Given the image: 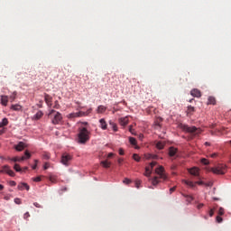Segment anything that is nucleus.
Returning <instances> with one entry per match:
<instances>
[{
    "label": "nucleus",
    "mask_w": 231,
    "mask_h": 231,
    "mask_svg": "<svg viewBox=\"0 0 231 231\" xmlns=\"http://www.w3.org/2000/svg\"><path fill=\"white\" fill-rule=\"evenodd\" d=\"M91 136V132L88 131L85 126H81L79 128L78 133V142L79 143H86L89 142V138Z\"/></svg>",
    "instance_id": "obj_1"
},
{
    "label": "nucleus",
    "mask_w": 231,
    "mask_h": 231,
    "mask_svg": "<svg viewBox=\"0 0 231 231\" xmlns=\"http://www.w3.org/2000/svg\"><path fill=\"white\" fill-rule=\"evenodd\" d=\"M179 127L182 131H185L186 133H189L190 134H194V135L201 134V129L196 126H189L187 125L180 124Z\"/></svg>",
    "instance_id": "obj_2"
},
{
    "label": "nucleus",
    "mask_w": 231,
    "mask_h": 231,
    "mask_svg": "<svg viewBox=\"0 0 231 231\" xmlns=\"http://www.w3.org/2000/svg\"><path fill=\"white\" fill-rule=\"evenodd\" d=\"M48 116H53L51 122L54 125H57L60 124V122H62V115L60 112L55 111L54 109H51L49 112Z\"/></svg>",
    "instance_id": "obj_3"
},
{
    "label": "nucleus",
    "mask_w": 231,
    "mask_h": 231,
    "mask_svg": "<svg viewBox=\"0 0 231 231\" xmlns=\"http://www.w3.org/2000/svg\"><path fill=\"white\" fill-rule=\"evenodd\" d=\"M211 172L213 174H225L226 172V166L224 164H219L217 167L211 168Z\"/></svg>",
    "instance_id": "obj_4"
},
{
    "label": "nucleus",
    "mask_w": 231,
    "mask_h": 231,
    "mask_svg": "<svg viewBox=\"0 0 231 231\" xmlns=\"http://www.w3.org/2000/svg\"><path fill=\"white\" fill-rule=\"evenodd\" d=\"M71 160H73V157L70 154L63 153L61 155L60 162L62 163V165H66V167H68L69 165V162H71Z\"/></svg>",
    "instance_id": "obj_5"
},
{
    "label": "nucleus",
    "mask_w": 231,
    "mask_h": 231,
    "mask_svg": "<svg viewBox=\"0 0 231 231\" xmlns=\"http://www.w3.org/2000/svg\"><path fill=\"white\" fill-rule=\"evenodd\" d=\"M156 174H158V176H160L161 180H167V175H165V169L163 168V166H160L159 168H157L155 170Z\"/></svg>",
    "instance_id": "obj_6"
},
{
    "label": "nucleus",
    "mask_w": 231,
    "mask_h": 231,
    "mask_svg": "<svg viewBox=\"0 0 231 231\" xmlns=\"http://www.w3.org/2000/svg\"><path fill=\"white\" fill-rule=\"evenodd\" d=\"M0 172H5V174H8V176H11L14 178L15 176V172L10 169V166L5 165L2 167V170H0Z\"/></svg>",
    "instance_id": "obj_7"
},
{
    "label": "nucleus",
    "mask_w": 231,
    "mask_h": 231,
    "mask_svg": "<svg viewBox=\"0 0 231 231\" xmlns=\"http://www.w3.org/2000/svg\"><path fill=\"white\" fill-rule=\"evenodd\" d=\"M183 183H185V185H188V187H190L191 189H194L196 187V185H203V181H190V180H183Z\"/></svg>",
    "instance_id": "obj_8"
},
{
    "label": "nucleus",
    "mask_w": 231,
    "mask_h": 231,
    "mask_svg": "<svg viewBox=\"0 0 231 231\" xmlns=\"http://www.w3.org/2000/svg\"><path fill=\"white\" fill-rule=\"evenodd\" d=\"M156 165V162H152L150 163V167L145 168V176H151V169H152Z\"/></svg>",
    "instance_id": "obj_9"
},
{
    "label": "nucleus",
    "mask_w": 231,
    "mask_h": 231,
    "mask_svg": "<svg viewBox=\"0 0 231 231\" xmlns=\"http://www.w3.org/2000/svg\"><path fill=\"white\" fill-rule=\"evenodd\" d=\"M119 124L120 125H123V127H125V125H127L129 124V117L128 116L120 117Z\"/></svg>",
    "instance_id": "obj_10"
},
{
    "label": "nucleus",
    "mask_w": 231,
    "mask_h": 231,
    "mask_svg": "<svg viewBox=\"0 0 231 231\" xmlns=\"http://www.w3.org/2000/svg\"><path fill=\"white\" fill-rule=\"evenodd\" d=\"M194 113H196V108H194V106H189L186 110L187 116H192V115H194Z\"/></svg>",
    "instance_id": "obj_11"
},
{
    "label": "nucleus",
    "mask_w": 231,
    "mask_h": 231,
    "mask_svg": "<svg viewBox=\"0 0 231 231\" xmlns=\"http://www.w3.org/2000/svg\"><path fill=\"white\" fill-rule=\"evenodd\" d=\"M191 97H195L197 98H199L201 97V91L198 88H194L190 91Z\"/></svg>",
    "instance_id": "obj_12"
},
{
    "label": "nucleus",
    "mask_w": 231,
    "mask_h": 231,
    "mask_svg": "<svg viewBox=\"0 0 231 231\" xmlns=\"http://www.w3.org/2000/svg\"><path fill=\"white\" fill-rule=\"evenodd\" d=\"M105 111H107V107L105 106L104 105H100V106H97V113L98 115L104 114Z\"/></svg>",
    "instance_id": "obj_13"
},
{
    "label": "nucleus",
    "mask_w": 231,
    "mask_h": 231,
    "mask_svg": "<svg viewBox=\"0 0 231 231\" xmlns=\"http://www.w3.org/2000/svg\"><path fill=\"white\" fill-rule=\"evenodd\" d=\"M24 189L30 190V186L28 185V183L22 182L18 185V190H24Z\"/></svg>",
    "instance_id": "obj_14"
},
{
    "label": "nucleus",
    "mask_w": 231,
    "mask_h": 231,
    "mask_svg": "<svg viewBox=\"0 0 231 231\" xmlns=\"http://www.w3.org/2000/svg\"><path fill=\"white\" fill-rule=\"evenodd\" d=\"M189 172L191 176H199V169L198 168H191L189 170Z\"/></svg>",
    "instance_id": "obj_15"
},
{
    "label": "nucleus",
    "mask_w": 231,
    "mask_h": 231,
    "mask_svg": "<svg viewBox=\"0 0 231 231\" xmlns=\"http://www.w3.org/2000/svg\"><path fill=\"white\" fill-rule=\"evenodd\" d=\"M25 147L26 145L24 144V143L20 142L17 145L14 146V149H16L18 152H21V151H24Z\"/></svg>",
    "instance_id": "obj_16"
},
{
    "label": "nucleus",
    "mask_w": 231,
    "mask_h": 231,
    "mask_svg": "<svg viewBox=\"0 0 231 231\" xmlns=\"http://www.w3.org/2000/svg\"><path fill=\"white\" fill-rule=\"evenodd\" d=\"M100 127L103 129V131H106L107 129V123L106 122V119L102 118L99 120Z\"/></svg>",
    "instance_id": "obj_17"
},
{
    "label": "nucleus",
    "mask_w": 231,
    "mask_h": 231,
    "mask_svg": "<svg viewBox=\"0 0 231 231\" xmlns=\"http://www.w3.org/2000/svg\"><path fill=\"white\" fill-rule=\"evenodd\" d=\"M82 115H84V113H82V112L71 113L69 115V118H79V117L82 116Z\"/></svg>",
    "instance_id": "obj_18"
},
{
    "label": "nucleus",
    "mask_w": 231,
    "mask_h": 231,
    "mask_svg": "<svg viewBox=\"0 0 231 231\" xmlns=\"http://www.w3.org/2000/svg\"><path fill=\"white\" fill-rule=\"evenodd\" d=\"M176 152H178V148L170 147L169 149V156H176Z\"/></svg>",
    "instance_id": "obj_19"
},
{
    "label": "nucleus",
    "mask_w": 231,
    "mask_h": 231,
    "mask_svg": "<svg viewBox=\"0 0 231 231\" xmlns=\"http://www.w3.org/2000/svg\"><path fill=\"white\" fill-rule=\"evenodd\" d=\"M45 102L48 106H51V100L53 99L51 96L45 94L44 96Z\"/></svg>",
    "instance_id": "obj_20"
},
{
    "label": "nucleus",
    "mask_w": 231,
    "mask_h": 231,
    "mask_svg": "<svg viewBox=\"0 0 231 231\" xmlns=\"http://www.w3.org/2000/svg\"><path fill=\"white\" fill-rule=\"evenodd\" d=\"M2 106H8V96H1Z\"/></svg>",
    "instance_id": "obj_21"
},
{
    "label": "nucleus",
    "mask_w": 231,
    "mask_h": 231,
    "mask_svg": "<svg viewBox=\"0 0 231 231\" xmlns=\"http://www.w3.org/2000/svg\"><path fill=\"white\" fill-rule=\"evenodd\" d=\"M11 109H12L13 111H21V109H23V106H22L21 105H18V104H16V105H12V106H11Z\"/></svg>",
    "instance_id": "obj_22"
},
{
    "label": "nucleus",
    "mask_w": 231,
    "mask_h": 231,
    "mask_svg": "<svg viewBox=\"0 0 231 231\" xmlns=\"http://www.w3.org/2000/svg\"><path fill=\"white\" fill-rule=\"evenodd\" d=\"M43 113L42 111H38L35 115H34V120H41V118H42L43 116Z\"/></svg>",
    "instance_id": "obj_23"
},
{
    "label": "nucleus",
    "mask_w": 231,
    "mask_h": 231,
    "mask_svg": "<svg viewBox=\"0 0 231 231\" xmlns=\"http://www.w3.org/2000/svg\"><path fill=\"white\" fill-rule=\"evenodd\" d=\"M101 165L105 168V169H109V167H111V162H107V161H102L101 162Z\"/></svg>",
    "instance_id": "obj_24"
},
{
    "label": "nucleus",
    "mask_w": 231,
    "mask_h": 231,
    "mask_svg": "<svg viewBox=\"0 0 231 231\" xmlns=\"http://www.w3.org/2000/svg\"><path fill=\"white\" fill-rule=\"evenodd\" d=\"M208 104L212 105V106H216V97H209L208 99Z\"/></svg>",
    "instance_id": "obj_25"
},
{
    "label": "nucleus",
    "mask_w": 231,
    "mask_h": 231,
    "mask_svg": "<svg viewBox=\"0 0 231 231\" xmlns=\"http://www.w3.org/2000/svg\"><path fill=\"white\" fill-rule=\"evenodd\" d=\"M24 160H26V157H24V156H23V157H21V158H19V157H14V158H12V159H11V162H24Z\"/></svg>",
    "instance_id": "obj_26"
},
{
    "label": "nucleus",
    "mask_w": 231,
    "mask_h": 231,
    "mask_svg": "<svg viewBox=\"0 0 231 231\" xmlns=\"http://www.w3.org/2000/svg\"><path fill=\"white\" fill-rule=\"evenodd\" d=\"M156 147L157 149L161 150L163 149V147H165V143L162 142V141H159L157 143H156Z\"/></svg>",
    "instance_id": "obj_27"
},
{
    "label": "nucleus",
    "mask_w": 231,
    "mask_h": 231,
    "mask_svg": "<svg viewBox=\"0 0 231 231\" xmlns=\"http://www.w3.org/2000/svg\"><path fill=\"white\" fill-rule=\"evenodd\" d=\"M49 180L51 183H57L58 181L57 176L55 175H50Z\"/></svg>",
    "instance_id": "obj_28"
},
{
    "label": "nucleus",
    "mask_w": 231,
    "mask_h": 231,
    "mask_svg": "<svg viewBox=\"0 0 231 231\" xmlns=\"http://www.w3.org/2000/svg\"><path fill=\"white\" fill-rule=\"evenodd\" d=\"M14 169L16 172H23V168L19 164H14Z\"/></svg>",
    "instance_id": "obj_29"
},
{
    "label": "nucleus",
    "mask_w": 231,
    "mask_h": 231,
    "mask_svg": "<svg viewBox=\"0 0 231 231\" xmlns=\"http://www.w3.org/2000/svg\"><path fill=\"white\" fill-rule=\"evenodd\" d=\"M109 125L115 132L118 131V126H116V124H115L113 121H109Z\"/></svg>",
    "instance_id": "obj_30"
},
{
    "label": "nucleus",
    "mask_w": 231,
    "mask_h": 231,
    "mask_svg": "<svg viewBox=\"0 0 231 231\" xmlns=\"http://www.w3.org/2000/svg\"><path fill=\"white\" fill-rule=\"evenodd\" d=\"M145 158H146V160H151V159L156 160V158H158V156L157 155H152V154H146Z\"/></svg>",
    "instance_id": "obj_31"
},
{
    "label": "nucleus",
    "mask_w": 231,
    "mask_h": 231,
    "mask_svg": "<svg viewBox=\"0 0 231 231\" xmlns=\"http://www.w3.org/2000/svg\"><path fill=\"white\" fill-rule=\"evenodd\" d=\"M15 98H17V92L16 91L13 92V94L10 96L11 102H14V100H15Z\"/></svg>",
    "instance_id": "obj_32"
},
{
    "label": "nucleus",
    "mask_w": 231,
    "mask_h": 231,
    "mask_svg": "<svg viewBox=\"0 0 231 231\" xmlns=\"http://www.w3.org/2000/svg\"><path fill=\"white\" fill-rule=\"evenodd\" d=\"M51 156H50V153H48L47 152H44L42 153V159L43 160H50Z\"/></svg>",
    "instance_id": "obj_33"
},
{
    "label": "nucleus",
    "mask_w": 231,
    "mask_h": 231,
    "mask_svg": "<svg viewBox=\"0 0 231 231\" xmlns=\"http://www.w3.org/2000/svg\"><path fill=\"white\" fill-rule=\"evenodd\" d=\"M152 183L153 186H156L158 183H160V180H158V177H154L152 180Z\"/></svg>",
    "instance_id": "obj_34"
},
{
    "label": "nucleus",
    "mask_w": 231,
    "mask_h": 231,
    "mask_svg": "<svg viewBox=\"0 0 231 231\" xmlns=\"http://www.w3.org/2000/svg\"><path fill=\"white\" fill-rule=\"evenodd\" d=\"M129 142L132 145H136V139L134 137L129 138Z\"/></svg>",
    "instance_id": "obj_35"
},
{
    "label": "nucleus",
    "mask_w": 231,
    "mask_h": 231,
    "mask_svg": "<svg viewBox=\"0 0 231 231\" xmlns=\"http://www.w3.org/2000/svg\"><path fill=\"white\" fill-rule=\"evenodd\" d=\"M193 200L194 198H192V196H186V201H188V203H192Z\"/></svg>",
    "instance_id": "obj_36"
},
{
    "label": "nucleus",
    "mask_w": 231,
    "mask_h": 231,
    "mask_svg": "<svg viewBox=\"0 0 231 231\" xmlns=\"http://www.w3.org/2000/svg\"><path fill=\"white\" fill-rule=\"evenodd\" d=\"M1 123L3 124L4 127L8 125V118L5 117Z\"/></svg>",
    "instance_id": "obj_37"
},
{
    "label": "nucleus",
    "mask_w": 231,
    "mask_h": 231,
    "mask_svg": "<svg viewBox=\"0 0 231 231\" xmlns=\"http://www.w3.org/2000/svg\"><path fill=\"white\" fill-rule=\"evenodd\" d=\"M24 154H25V156H24L25 160L26 159L29 160V158H32V154L30 153V152L25 151Z\"/></svg>",
    "instance_id": "obj_38"
},
{
    "label": "nucleus",
    "mask_w": 231,
    "mask_h": 231,
    "mask_svg": "<svg viewBox=\"0 0 231 231\" xmlns=\"http://www.w3.org/2000/svg\"><path fill=\"white\" fill-rule=\"evenodd\" d=\"M133 159L135 162H140V155L135 153V154L133 155Z\"/></svg>",
    "instance_id": "obj_39"
},
{
    "label": "nucleus",
    "mask_w": 231,
    "mask_h": 231,
    "mask_svg": "<svg viewBox=\"0 0 231 231\" xmlns=\"http://www.w3.org/2000/svg\"><path fill=\"white\" fill-rule=\"evenodd\" d=\"M224 214H225V208H219L218 216H224Z\"/></svg>",
    "instance_id": "obj_40"
},
{
    "label": "nucleus",
    "mask_w": 231,
    "mask_h": 231,
    "mask_svg": "<svg viewBox=\"0 0 231 231\" xmlns=\"http://www.w3.org/2000/svg\"><path fill=\"white\" fill-rule=\"evenodd\" d=\"M201 163H203V165H208V163H210V162H208V160L203 158V159H201Z\"/></svg>",
    "instance_id": "obj_41"
},
{
    "label": "nucleus",
    "mask_w": 231,
    "mask_h": 231,
    "mask_svg": "<svg viewBox=\"0 0 231 231\" xmlns=\"http://www.w3.org/2000/svg\"><path fill=\"white\" fill-rule=\"evenodd\" d=\"M14 203L16 204V205H21V199H19V198H16V199H14Z\"/></svg>",
    "instance_id": "obj_42"
},
{
    "label": "nucleus",
    "mask_w": 231,
    "mask_h": 231,
    "mask_svg": "<svg viewBox=\"0 0 231 231\" xmlns=\"http://www.w3.org/2000/svg\"><path fill=\"white\" fill-rule=\"evenodd\" d=\"M123 183H125V185H129V183H131V180H129V179H125V180H123Z\"/></svg>",
    "instance_id": "obj_43"
},
{
    "label": "nucleus",
    "mask_w": 231,
    "mask_h": 231,
    "mask_svg": "<svg viewBox=\"0 0 231 231\" xmlns=\"http://www.w3.org/2000/svg\"><path fill=\"white\" fill-rule=\"evenodd\" d=\"M43 169H44V171L50 169V162H45Z\"/></svg>",
    "instance_id": "obj_44"
},
{
    "label": "nucleus",
    "mask_w": 231,
    "mask_h": 231,
    "mask_svg": "<svg viewBox=\"0 0 231 231\" xmlns=\"http://www.w3.org/2000/svg\"><path fill=\"white\" fill-rule=\"evenodd\" d=\"M54 109H59L60 107V105H59V101H55Z\"/></svg>",
    "instance_id": "obj_45"
},
{
    "label": "nucleus",
    "mask_w": 231,
    "mask_h": 231,
    "mask_svg": "<svg viewBox=\"0 0 231 231\" xmlns=\"http://www.w3.org/2000/svg\"><path fill=\"white\" fill-rule=\"evenodd\" d=\"M217 221L218 223H223V217H221L220 216H217Z\"/></svg>",
    "instance_id": "obj_46"
},
{
    "label": "nucleus",
    "mask_w": 231,
    "mask_h": 231,
    "mask_svg": "<svg viewBox=\"0 0 231 231\" xmlns=\"http://www.w3.org/2000/svg\"><path fill=\"white\" fill-rule=\"evenodd\" d=\"M35 164L32 166L33 171L37 169V163H39L38 160H34Z\"/></svg>",
    "instance_id": "obj_47"
},
{
    "label": "nucleus",
    "mask_w": 231,
    "mask_h": 231,
    "mask_svg": "<svg viewBox=\"0 0 231 231\" xmlns=\"http://www.w3.org/2000/svg\"><path fill=\"white\" fill-rule=\"evenodd\" d=\"M28 217H30V212H26V213L23 215V219H28Z\"/></svg>",
    "instance_id": "obj_48"
},
{
    "label": "nucleus",
    "mask_w": 231,
    "mask_h": 231,
    "mask_svg": "<svg viewBox=\"0 0 231 231\" xmlns=\"http://www.w3.org/2000/svg\"><path fill=\"white\" fill-rule=\"evenodd\" d=\"M33 205L36 207V208H42L41 204H39L38 202H34Z\"/></svg>",
    "instance_id": "obj_49"
},
{
    "label": "nucleus",
    "mask_w": 231,
    "mask_h": 231,
    "mask_svg": "<svg viewBox=\"0 0 231 231\" xmlns=\"http://www.w3.org/2000/svg\"><path fill=\"white\" fill-rule=\"evenodd\" d=\"M9 184L11 187H15V185H17V183L14 180H11Z\"/></svg>",
    "instance_id": "obj_50"
},
{
    "label": "nucleus",
    "mask_w": 231,
    "mask_h": 231,
    "mask_svg": "<svg viewBox=\"0 0 231 231\" xmlns=\"http://www.w3.org/2000/svg\"><path fill=\"white\" fill-rule=\"evenodd\" d=\"M140 183H142L140 180H136V181H135V187H136L137 189H140Z\"/></svg>",
    "instance_id": "obj_51"
},
{
    "label": "nucleus",
    "mask_w": 231,
    "mask_h": 231,
    "mask_svg": "<svg viewBox=\"0 0 231 231\" xmlns=\"http://www.w3.org/2000/svg\"><path fill=\"white\" fill-rule=\"evenodd\" d=\"M119 154L120 156H124V149L122 148L119 149Z\"/></svg>",
    "instance_id": "obj_52"
},
{
    "label": "nucleus",
    "mask_w": 231,
    "mask_h": 231,
    "mask_svg": "<svg viewBox=\"0 0 231 231\" xmlns=\"http://www.w3.org/2000/svg\"><path fill=\"white\" fill-rule=\"evenodd\" d=\"M214 216V209L209 210V217H212Z\"/></svg>",
    "instance_id": "obj_53"
},
{
    "label": "nucleus",
    "mask_w": 231,
    "mask_h": 231,
    "mask_svg": "<svg viewBox=\"0 0 231 231\" xmlns=\"http://www.w3.org/2000/svg\"><path fill=\"white\" fill-rule=\"evenodd\" d=\"M174 190H176V187L171 188L170 189V194H172V192H174Z\"/></svg>",
    "instance_id": "obj_54"
},
{
    "label": "nucleus",
    "mask_w": 231,
    "mask_h": 231,
    "mask_svg": "<svg viewBox=\"0 0 231 231\" xmlns=\"http://www.w3.org/2000/svg\"><path fill=\"white\" fill-rule=\"evenodd\" d=\"M117 162H118L119 165H122V163H123V162H124V159L120 158V159H118Z\"/></svg>",
    "instance_id": "obj_55"
},
{
    "label": "nucleus",
    "mask_w": 231,
    "mask_h": 231,
    "mask_svg": "<svg viewBox=\"0 0 231 231\" xmlns=\"http://www.w3.org/2000/svg\"><path fill=\"white\" fill-rule=\"evenodd\" d=\"M34 181H36V182L41 181V177H36V178H34Z\"/></svg>",
    "instance_id": "obj_56"
},
{
    "label": "nucleus",
    "mask_w": 231,
    "mask_h": 231,
    "mask_svg": "<svg viewBox=\"0 0 231 231\" xmlns=\"http://www.w3.org/2000/svg\"><path fill=\"white\" fill-rule=\"evenodd\" d=\"M197 208H203V204H199L198 206H197Z\"/></svg>",
    "instance_id": "obj_57"
},
{
    "label": "nucleus",
    "mask_w": 231,
    "mask_h": 231,
    "mask_svg": "<svg viewBox=\"0 0 231 231\" xmlns=\"http://www.w3.org/2000/svg\"><path fill=\"white\" fill-rule=\"evenodd\" d=\"M114 154L113 152L108 153L107 158H113Z\"/></svg>",
    "instance_id": "obj_58"
},
{
    "label": "nucleus",
    "mask_w": 231,
    "mask_h": 231,
    "mask_svg": "<svg viewBox=\"0 0 231 231\" xmlns=\"http://www.w3.org/2000/svg\"><path fill=\"white\" fill-rule=\"evenodd\" d=\"M26 171H28V167H24L23 169H22V172H26Z\"/></svg>",
    "instance_id": "obj_59"
},
{
    "label": "nucleus",
    "mask_w": 231,
    "mask_h": 231,
    "mask_svg": "<svg viewBox=\"0 0 231 231\" xmlns=\"http://www.w3.org/2000/svg\"><path fill=\"white\" fill-rule=\"evenodd\" d=\"M216 156H217V153H213V154H211V158H216Z\"/></svg>",
    "instance_id": "obj_60"
},
{
    "label": "nucleus",
    "mask_w": 231,
    "mask_h": 231,
    "mask_svg": "<svg viewBox=\"0 0 231 231\" xmlns=\"http://www.w3.org/2000/svg\"><path fill=\"white\" fill-rule=\"evenodd\" d=\"M3 189H5V186H3V184H0V190H3Z\"/></svg>",
    "instance_id": "obj_61"
},
{
    "label": "nucleus",
    "mask_w": 231,
    "mask_h": 231,
    "mask_svg": "<svg viewBox=\"0 0 231 231\" xmlns=\"http://www.w3.org/2000/svg\"><path fill=\"white\" fill-rule=\"evenodd\" d=\"M1 127H5V125H3L1 122H0V128Z\"/></svg>",
    "instance_id": "obj_62"
},
{
    "label": "nucleus",
    "mask_w": 231,
    "mask_h": 231,
    "mask_svg": "<svg viewBox=\"0 0 231 231\" xmlns=\"http://www.w3.org/2000/svg\"><path fill=\"white\" fill-rule=\"evenodd\" d=\"M3 133H5V131H3V130H0V134H3Z\"/></svg>",
    "instance_id": "obj_63"
},
{
    "label": "nucleus",
    "mask_w": 231,
    "mask_h": 231,
    "mask_svg": "<svg viewBox=\"0 0 231 231\" xmlns=\"http://www.w3.org/2000/svg\"><path fill=\"white\" fill-rule=\"evenodd\" d=\"M205 145H210V143H205Z\"/></svg>",
    "instance_id": "obj_64"
}]
</instances>
